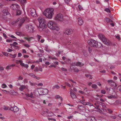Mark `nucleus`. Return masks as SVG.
<instances>
[{"label":"nucleus","instance_id":"nucleus-40","mask_svg":"<svg viewBox=\"0 0 121 121\" xmlns=\"http://www.w3.org/2000/svg\"><path fill=\"white\" fill-rule=\"evenodd\" d=\"M78 7L79 8L80 10H82L83 9L82 7L80 5H78Z\"/></svg>","mask_w":121,"mask_h":121},{"label":"nucleus","instance_id":"nucleus-50","mask_svg":"<svg viewBox=\"0 0 121 121\" xmlns=\"http://www.w3.org/2000/svg\"><path fill=\"white\" fill-rule=\"evenodd\" d=\"M118 88L119 91H121V85H120L118 87Z\"/></svg>","mask_w":121,"mask_h":121},{"label":"nucleus","instance_id":"nucleus-21","mask_svg":"<svg viewBox=\"0 0 121 121\" xmlns=\"http://www.w3.org/2000/svg\"><path fill=\"white\" fill-rule=\"evenodd\" d=\"M26 96L27 97H30L32 98H34V96H33V94L32 92H31L30 94H26Z\"/></svg>","mask_w":121,"mask_h":121},{"label":"nucleus","instance_id":"nucleus-8","mask_svg":"<svg viewBox=\"0 0 121 121\" xmlns=\"http://www.w3.org/2000/svg\"><path fill=\"white\" fill-rule=\"evenodd\" d=\"M26 28L27 30L29 32L33 33L34 30V28L31 24H29L26 25Z\"/></svg>","mask_w":121,"mask_h":121},{"label":"nucleus","instance_id":"nucleus-60","mask_svg":"<svg viewBox=\"0 0 121 121\" xmlns=\"http://www.w3.org/2000/svg\"><path fill=\"white\" fill-rule=\"evenodd\" d=\"M6 41L8 42H12V40H11L7 39L6 40Z\"/></svg>","mask_w":121,"mask_h":121},{"label":"nucleus","instance_id":"nucleus-52","mask_svg":"<svg viewBox=\"0 0 121 121\" xmlns=\"http://www.w3.org/2000/svg\"><path fill=\"white\" fill-rule=\"evenodd\" d=\"M107 97L109 99L113 98L114 97L112 95H111L110 96H108Z\"/></svg>","mask_w":121,"mask_h":121},{"label":"nucleus","instance_id":"nucleus-12","mask_svg":"<svg viewBox=\"0 0 121 121\" xmlns=\"http://www.w3.org/2000/svg\"><path fill=\"white\" fill-rule=\"evenodd\" d=\"M72 65L76 66H77L81 67L83 66L84 64H83V63H82L81 62L78 61L77 62H73L72 63Z\"/></svg>","mask_w":121,"mask_h":121},{"label":"nucleus","instance_id":"nucleus-25","mask_svg":"<svg viewBox=\"0 0 121 121\" xmlns=\"http://www.w3.org/2000/svg\"><path fill=\"white\" fill-rule=\"evenodd\" d=\"M71 96L73 99L75 98L76 97V95L73 93L71 92Z\"/></svg>","mask_w":121,"mask_h":121},{"label":"nucleus","instance_id":"nucleus-9","mask_svg":"<svg viewBox=\"0 0 121 121\" xmlns=\"http://www.w3.org/2000/svg\"><path fill=\"white\" fill-rule=\"evenodd\" d=\"M25 21L24 19V18H18L16 21V22H18L19 25L20 27L22 25Z\"/></svg>","mask_w":121,"mask_h":121},{"label":"nucleus","instance_id":"nucleus-10","mask_svg":"<svg viewBox=\"0 0 121 121\" xmlns=\"http://www.w3.org/2000/svg\"><path fill=\"white\" fill-rule=\"evenodd\" d=\"M73 30L71 29H66L64 32V34L65 35H69L72 33L73 32Z\"/></svg>","mask_w":121,"mask_h":121},{"label":"nucleus","instance_id":"nucleus-32","mask_svg":"<svg viewBox=\"0 0 121 121\" xmlns=\"http://www.w3.org/2000/svg\"><path fill=\"white\" fill-rule=\"evenodd\" d=\"M21 11L19 10H17V15H18L21 14Z\"/></svg>","mask_w":121,"mask_h":121},{"label":"nucleus","instance_id":"nucleus-48","mask_svg":"<svg viewBox=\"0 0 121 121\" xmlns=\"http://www.w3.org/2000/svg\"><path fill=\"white\" fill-rule=\"evenodd\" d=\"M55 87L56 89H58L60 88V86L58 85H56L55 86Z\"/></svg>","mask_w":121,"mask_h":121},{"label":"nucleus","instance_id":"nucleus-15","mask_svg":"<svg viewBox=\"0 0 121 121\" xmlns=\"http://www.w3.org/2000/svg\"><path fill=\"white\" fill-rule=\"evenodd\" d=\"M11 9L13 10H17L19 7L18 5L17 4H12L11 6Z\"/></svg>","mask_w":121,"mask_h":121},{"label":"nucleus","instance_id":"nucleus-2","mask_svg":"<svg viewBox=\"0 0 121 121\" xmlns=\"http://www.w3.org/2000/svg\"><path fill=\"white\" fill-rule=\"evenodd\" d=\"M54 10L53 9H46L43 13V15L51 19L52 18L54 14Z\"/></svg>","mask_w":121,"mask_h":121},{"label":"nucleus","instance_id":"nucleus-1","mask_svg":"<svg viewBox=\"0 0 121 121\" xmlns=\"http://www.w3.org/2000/svg\"><path fill=\"white\" fill-rule=\"evenodd\" d=\"M47 25L48 27L50 29L53 30H56L59 31L60 30V28L57 26V23L53 22L51 21L48 22Z\"/></svg>","mask_w":121,"mask_h":121},{"label":"nucleus","instance_id":"nucleus-20","mask_svg":"<svg viewBox=\"0 0 121 121\" xmlns=\"http://www.w3.org/2000/svg\"><path fill=\"white\" fill-rule=\"evenodd\" d=\"M78 24L80 25H82L83 23L82 20L81 18H78Z\"/></svg>","mask_w":121,"mask_h":121},{"label":"nucleus","instance_id":"nucleus-31","mask_svg":"<svg viewBox=\"0 0 121 121\" xmlns=\"http://www.w3.org/2000/svg\"><path fill=\"white\" fill-rule=\"evenodd\" d=\"M65 85H67V86H68L70 87H71V85H70V84H69L68 82H65Z\"/></svg>","mask_w":121,"mask_h":121},{"label":"nucleus","instance_id":"nucleus-11","mask_svg":"<svg viewBox=\"0 0 121 121\" xmlns=\"http://www.w3.org/2000/svg\"><path fill=\"white\" fill-rule=\"evenodd\" d=\"M108 83L109 85L112 86H114V88L115 89L116 88L117 86V85L112 80H109L108 81Z\"/></svg>","mask_w":121,"mask_h":121},{"label":"nucleus","instance_id":"nucleus-53","mask_svg":"<svg viewBox=\"0 0 121 121\" xmlns=\"http://www.w3.org/2000/svg\"><path fill=\"white\" fill-rule=\"evenodd\" d=\"M9 36L13 38H14L15 39H16L17 38L16 37H15V36H14L13 35H9Z\"/></svg>","mask_w":121,"mask_h":121},{"label":"nucleus","instance_id":"nucleus-62","mask_svg":"<svg viewBox=\"0 0 121 121\" xmlns=\"http://www.w3.org/2000/svg\"><path fill=\"white\" fill-rule=\"evenodd\" d=\"M56 66L55 65H51L50 66H49V67H54L55 68L56 67Z\"/></svg>","mask_w":121,"mask_h":121},{"label":"nucleus","instance_id":"nucleus-22","mask_svg":"<svg viewBox=\"0 0 121 121\" xmlns=\"http://www.w3.org/2000/svg\"><path fill=\"white\" fill-rule=\"evenodd\" d=\"M88 121H95V118L94 117H89L88 118Z\"/></svg>","mask_w":121,"mask_h":121},{"label":"nucleus","instance_id":"nucleus-23","mask_svg":"<svg viewBox=\"0 0 121 121\" xmlns=\"http://www.w3.org/2000/svg\"><path fill=\"white\" fill-rule=\"evenodd\" d=\"M26 86L25 85H21L19 88V89L21 91H22L23 90L26 88Z\"/></svg>","mask_w":121,"mask_h":121},{"label":"nucleus","instance_id":"nucleus-54","mask_svg":"<svg viewBox=\"0 0 121 121\" xmlns=\"http://www.w3.org/2000/svg\"><path fill=\"white\" fill-rule=\"evenodd\" d=\"M4 70V69L3 67L0 66V71H2Z\"/></svg>","mask_w":121,"mask_h":121},{"label":"nucleus","instance_id":"nucleus-39","mask_svg":"<svg viewBox=\"0 0 121 121\" xmlns=\"http://www.w3.org/2000/svg\"><path fill=\"white\" fill-rule=\"evenodd\" d=\"M61 69L63 71H67V69H66L63 67L61 68Z\"/></svg>","mask_w":121,"mask_h":121},{"label":"nucleus","instance_id":"nucleus-18","mask_svg":"<svg viewBox=\"0 0 121 121\" xmlns=\"http://www.w3.org/2000/svg\"><path fill=\"white\" fill-rule=\"evenodd\" d=\"M102 45L101 43L100 42H96V45L95 47L97 48H101L102 47Z\"/></svg>","mask_w":121,"mask_h":121},{"label":"nucleus","instance_id":"nucleus-63","mask_svg":"<svg viewBox=\"0 0 121 121\" xmlns=\"http://www.w3.org/2000/svg\"><path fill=\"white\" fill-rule=\"evenodd\" d=\"M90 75L88 74H85V76L87 78H89V76H90Z\"/></svg>","mask_w":121,"mask_h":121},{"label":"nucleus","instance_id":"nucleus-3","mask_svg":"<svg viewBox=\"0 0 121 121\" xmlns=\"http://www.w3.org/2000/svg\"><path fill=\"white\" fill-rule=\"evenodd\" d=\"M38 21L39 23V30L40 31H42L46 27L45 20L44 18L40 17L38 18Z\"/></svg>","mask_w":121,"mask_h":121},{"label":"nucleus","instance_id":"nucleus-46","mask_svg":"<svg viewBox=\"0 0 121 121\" xmlns=\"http://www.w3.org/2000/svg\"><path fill=\"white\" fill-rule=\"evenodd\" d=\"M100 105H101L103 107H105V104L101 102V104H100Z\"/></svg>","mask_w":121,"mask_h":121},{"label":"nucleus","instance_id":"nucleus-58","mask_svg":"<svg viewBox=\"0 0 121 121\" xmlns=\"http://www.w3.org/2000/svg\"><path fill=\"white\" fill-rule=\"evenodd\" d=\"M70 0H65V2L67 4H68L70 1Z\"/></svg>","mask_w":121,"mask_h":121},{"label":"nucleus","instance_id":"nucleus-45","mask_svg":"<svg viewBox=\"0 0 121 121\" xmlns=\"http://www.w3.org/2000/svg\"><path fill=\"white\" fill-rule=\"evenodd\" d=\"M101 92L103 94H105L106 93V91L104 90H102Z\"/></svg>","mask_w":121,"mask_h":121},{"label":"nucleus","instance_id":"nucleus-19","mask_svg":"<svg viewBox=\"0 0 121 121\" xmlns=\"http://www.w3.org/2000/svg\"><path fill=\"white\" fill-rule=\"evenodd\" d=\"M49 112L48 110L47 111H43L42 112V114L43 116H49L48 114Z\"/></svg>","mask_w":121,"mask_h":121},{"label":"nucleus","instance_id":"nucleus-29","mask_svg":"<svg viewBox=\"0 0 121 121\" xmlns=\"http://www.w3.org/2000/svg\"><path fill=\"white\" fill-rule=\"evenodd\" d=\"M10 57L11 58H15L17 56L16 54H14V55H13L11 54H10Z\"/></svg>","mask_w":121,"mask_h":121},{"label":"nucleus","instance_id":"nucleus-26","mask_svg":"<svg viewBox=\"0 0 121 121\" xmlns=\"http://www.w3.org/2000/svg\"><path fill=\"white\" fill-rule=\"evenodd\" d=\"M73 69L74 70V72L77 73L79 71V70L76 67L74 68Z\"/></svg>","mask_w":121,"mask_h":121},{"label":"nucleus","instance_id":"nucleus-59","mask_svg":"<svg viewBox=\"0 0 121 121\" xmlns=\"http://www.w3.org/2000/svg\"><path fill=\"white\" fill-rule=\"evenodd\" d=\"M13 51V50L11 49H10L9 48L7 50V51L8 52H11Z\"/></svg>","mask_w":121,"mask_h":121},{"label":"nucleus","instance_id":"nucleus-61","mask_svg":"<svg viewBox=\"0 0 121 121\" xmlns=\"http://www.w3.org/2000/svg\"><path fill=\"white\" fill-rule=\"evenodd\" d=\"M116 37L117 39H118V40H120V37L119 35L116 36Z\"/></svg>","mask_w":121,"mask_h":121},{"label":"nucleus","instance_id":"nucleus-30","mask_svg":"<svg viewBox=\"0 0 121 121\" xmlns=\"http://www.w3.org/2000/svg\"><path fill=\"white\" fill-rule=\"evenodd\" d=\"M41 37L42 36L40 35H37V40L38 41H39Z\"/></svg>","mask_w":121,"mask_h":121},{"label":"nucleus","instance_id":"nucleus-56","mask_svg":"<svg viewBox=\"0 0 121 121\" xmlns=\"http://www.w3.org/2000/svg\"><path fill=\"white\" fill-rule=\"evenodd\" d=\"M110 117L111 118L114 119H115L116 118V117L112 116H110Z\"/></svg>","mask_w":121,"mask_h":121},{"label":"nucleus","instance_id":"nucleus-55","mask_svg":"<svg viewBox=\"0 0 121 121\" xmlns=\"http://www.w3.org/2000/svg\"><path fill=\"white\" fill-rule=\"evenodd\" d=\"M33 38V37H31L29 38H28L27 40L29 41H30L31 40V39H32Z\"/></svg>","mask_w":121,"mask_h":121},{"label":"nucleus","instance_id":"nucleus-49","mask_svg":"<svg viewBox=\"0 0 121 121\" xmlns=\"http://www.w3.org/2000/svg\"><path fill=\"white\" fill-rule=\"evenodd\" d=\"M18 79L19 80H22L23 79V78L21 77V76H20L18 78Z\"/></svg>","mask_w":121,"mask_h":121},{"label":"nucleus","instance_id":"nucleus-42","mask_svg":"<svg viewBox=\"0 0 121 121\" xmlns=\"http://www.w3.org/2000/svg\"><path fill=\"white\" fill-rule=\"evenodd\" d=\"M39 70V69L37 67H36L35 68L34 71L35 72H38Z\"/></svg>","mask_w":121,"mask_h":121},{"label":"nucleus","instance_id":"nucleus-4","mask_svg":"<svg viewBox=\"0 0 121 121\" xmlns=\"http://www.w3.org/2000/svg\"><path fill=\"white\" fill-rule=\"evenodd\" d=\"M98 37L105 44L107 45H109L111 44V42L106 38L105 36L102 34H100L98 35Z\"/></svg>","mask_w":121,"mask_h":121},{"label":"nucleus","instance_id":"nucleus-34","mask_svg":"<svg viewBox=\"0 0 121 121\" xmlns=\"http://www.w3.org/2000/svg\"><path fill=\"white\" fill-rule=\"evenodd\" d=\"M104 10L105 11H106L108 13H110V9L108 8H106Z\"/></svg>","mask_w":121,"mask_h":121},{"label":"nucleus","instance_id":"nucleus-38","mask_svg":"<svg viewBox=\"0 0 121 121\" xmlns=\"http://www.w3.org/2000/svg\"><path fill=\"white\" fill-rule=\"evenodd\" d=\"M8 107L4 106L3 108L5 110H7L8 109Z\"/></svg>","mask_w":121,"mask_h":121},{"label":"nucleus","instance_id":"nucleus-64","mask_svg":"<svg viewBox=\"0 0 121 121\" xmlns=\"http://www.w3.org/2000/svg\"><path fill=\"white\" fill-rule=\"evenodd\" d=\"M22 52L24 53H26V51L25 49H23L22 50Z\"/></svg>","mask_w":121,"mask_h":121},{"label":"nucleus","instance_id":"nucleus-37","mask_svg":"<svg viewBox=\"0 0 121 121\" xmlns=\"http://www.w3.org/2000/svg\"><path fill=\"white\" fill-rule=\"evenodd\" d=\"M7 87V86L5 84H3L2 85V87L3 88H5L6 87Z\"/></svg>","mask_w":121,"mask_h":121},{"label":"nucleus","instance_id":"nucleus-36","mask_svg":"<svg viewBox=\"0 0 121 121\" xmlns=\"http://www.w3.org/2000/svg\"><path fill=\"white\" fill-rule=\"evenodd\" d=\"M29 75H30V76L32 77L33 78H34L35 77V75L33 74V73H31L30 74H28Z\"/></svg>","mask_w":121,"mask_h":121},{"label":"nucleus","instance_id":"nucleus-17","mask_svg":"<svg viewBox=\"0 0 121 121\" xmlns=\"http://www.w3.org/2000/svg\"><path fill=\"white\" fill-rule=\"evenodd\" d=\"M9 109L14 111V112H17L19 111V109L16 106H13V107Z\"/></svg>","mask_w":121,"mask_h":121},{"label":"nucleus","instance_id":"nucleus-47","mask_svg":"<svg viewBox=\"0 0 121 121\" xmlns=\"http://www.w3.org/2000/svg\"><path fill=\"white\" fill-rule=\"evenodd\" d=\"M24 46L27 48H29L30 47V45L28 44H24Z\"/></svg>","mask_w":121,"mask_h":121},{"label":"nucleus","instance_id":"nucleus-35","mask_svg":"<svg viewBox=\"0 0 121 121\" xmlns=\"http://www.w3.org/2000/svg\"><path fill=\"white\" fill-rule=\"evenodd\" d=\"M16 34L17 35H18L19 36H20L22 35V33L21 32H16Z\"/></svg>","mask_w":121,"mask_h":121},{"label":"nucleus","instance_id":"nucleus-16","mask_svg":"<svg viewBox=\"0 0 121 121\" xmlns=\"http://www.w3.org/2000/svg\"><path fill=\"white\" fill-rule=\"evenodd\" d=\"M108 93L110 95H112L115 94L114 90L112 88H110L108 91Z\"/></svg>","mask_w":121,"mask_h":121},{"label":"nucleus","instance_id":"nucleus-43","mask_svg":"<svg viewBox=\"0 0 121 121\" xmlns=\"http://www.w3.org/2000/svg\"><path fill=\"white\" fill-rule=\"evenodd\" d=\"M87 105H89L90 106H93V105L92 104H91L89 102H87Z\"/></svg>","mask_w":121,"mask_h":121},{"label":"nucleus","instance_id":"nucleus-24","mask_svg":"<svg viewBox=\"0 0 121 121\" xmlns=\"http://www.w3.org/2000/svg\"><path fill=\"white\" fill-rule=\"evenodd\" d=\"M78 108L80 110H82L84 109V108L82 106L79 105H78Z\"/></svg>","mask_w":121,"mask_h":121},{"label":"nucleus","instance_id":"nucleus-44","mask_svg":"<svg viewBox=\"0 0 121 121\" xmlns=\"http://www.w3.org/2000/svg\"><path fill=\"white\" fill-rule=\"evenodd\" d=\"M107 110L108 111V112L109 113H111L112 112V110L110 109H107Z\"/></svg>","mask_w":121,"mask_h":121},{"label":"nucleus","instance_id":"nucleus-33","mask_svg":"<svg viewBox=\"0 0 121 121\" xmlns=\"http://www.w3.org/2000/svg\"><path fill=\"white\" fill-rule=\"evenodd\" d=\"M100 108H101L100 105L97 104L96 108L100 110Z\"/></svg>","mask_w":121,"mask_h":121},{"label":"nucleus","instance_id":"nucleus-5","mask_svg":"<svg viewBox=\"0 0 121 121\" xmlns=\"http://www.w3.org/2000/svg\"><path fill=\"white\" fill-rule=\"evenodd\" d=\"M38 92L40 95L42 94H46L48 92V91L47 89L38 88Z\"/></svg>","mask_w":121,"mask_h":121},{"label":"nucleus","instance_id":"nucleus-14","mask_svg":"<svg viewBox=\"0 0 121 121\" xmlns=\"http://www.w3.org/2000/svg\"><path fill=\"white\" fill-rule=\"evenodd\" d=\"M10 14L9 11L7 9H4L2 11V15L3 16H5L7 15Z\"/></svg>","mask_w":121,"mask_h":121},{"label":"nucleus","instance_id":"nucleus-51","mask_svg":"<svg viewBox=\"0 0 121 121\" xmlns=\"http://www.w3.org/2000/svg\"><path fill=\"white\" fill-rule=\"evenodd\" d=\"M24 83H27L28 82V80L26 79H25L24 80Z\"/></svg>","mask_w":121,"mask_h":121},{"label":"nucleus","instance_id":"nucleus-13","mask_svg":"<svg viewBox=\"0 0 121 121\" xmlns=\"http://www.w3.org/2000/svg\"><path fill=\"white\" fill-rule=\"evenodd\" d=\"M30 12L31 15L33 17H36L37 16L36 12V11L34 8H32L30 9Z\"/></svg>","mask_w":121,"mask_h":121},{"label":"nucleus","instance_id":"nucleus-41","mask_svg":"<svg viewBox=\"0 0 121 121\" xmlns=\"http://www.w3.org/2000/svg\"><path fill=\"white\" fill-rule=\"evenodd\" d=\"M4 55L6 56H8L9 53L7 52H4L3 53Z\"/></svg>","mask_w":121,"mask_h":121},{"label":"nucleus","instance_id":"nucleus-6","mask_svg":"<svg viewBox=\"0 0 121 121\" xmlns=\"http://www.w3.org/2000/svg\"><path fill=\"white\" fill-rule=\"evenodd\" d=\"M55 20L61 22L64 20V17L61 14H58L55 17Z\"/></svg>","mask_w":121,"mask_h":121},{"label":"nucleus","instance_id":"nucleus-28","mask_svg":"<svg viewBox=\"0 0 121 121\" xmlns=\"http://www.w3.org/2000/svg\"><path fill=\"white\" fill-rule=\"evenodd\" d=\"M92 87L94 89H97V85L95 84H93L92 85Z\"/></svg>","mask_w":121,"mask_h":121},{"label":"nucleus","instance_id":"nucleus-27","mask_svg":"<svg viewBox=\"0 0 121 121\" xmlns=\"http://www.w3.org/2000/svg\"><path fill=\"white\" fill-rule=\"evenodd\" d=\"M105 19L107 22H112L111 19L108 18H106Z\"/></svg>","mask_w":121,"mask_h":121},{"label":"nucleus","instance_id":"nucleus-57","mask_svg":"<svg viewBox=\"0 0 121 121\" xmlns=\"http://www.w3.org/2000/svg\"><path fill=\"white\" fill-rule=\"evenodd\" d=\"M22 56V54L21 53H18V57H20Z\"/></svg>","mask_w":121,"mask_h":121},{"label":"nucleus","instance_id":"nucleus-7","mask_svg":"<svg viewBox=\"0 0 121 121\" xmlns=\"http://www.w3.org/2000/svg\"><path fill=\"white\" fill-rule=\"evenodd\" d=\"M87 42L90 46L93 47H95L97 42L95 40L93 39L89 40H88Z\"/></svg>","mask_w":121,"mask_h":121}]
</instances>
